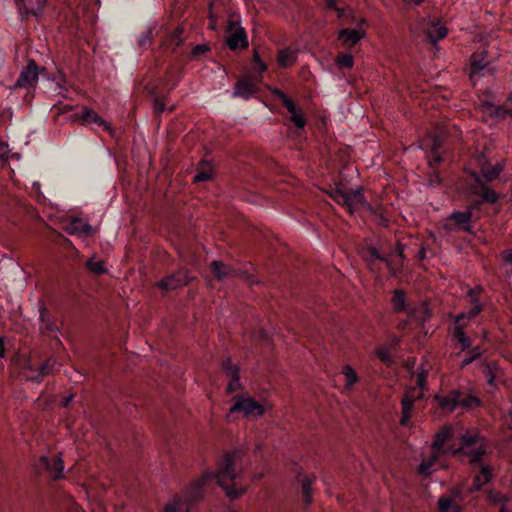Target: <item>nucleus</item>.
Returning a JSON list of instances; mask_svg holds the SVG:
<instances>
[{
  "label": "nucleus",
  "instance_id": "nucleus-1",
  "mask_svg": "<svg viewBox=\"0 0 512 512\" xmlns=\"http://www.w3.org/2000/svg\"><path fill=\"white\" fill-rule=\"evenodd\" d=\"M237 454V451L223 453L217 472H204L201 478L185 488L183 495H175L173 500L165 505L163 512H191V509L203 499L206 486L212 482L220 486L231 500L240 498L246 492V488L238 487L235 471Z\"/></svg>",
  "mask_w": 512,
  "mask_h": 512
},
{
  "label": "nucleus",
  "instance_id": "nucleus-2",
  "mask_svg": "<svg viewBox=\"0 0 512 512\" xmlns=\"http://www.w3.org/2000/svg\"><path fill=\"white\" fill-rule=\"evenodd\" d=\"M459 445L450 450L453 457H459L470 467L472 484L471 493L482 491L494 476L493 466L488 461L491 453L488 439L477 428H466L458 435Z\"/></svg>",
  "mask_w": 512,
  "mask_h": 512
},
{
  "label": "nucleus",
  "instance_id": "nucleus-3",
  "mask_svg": "<svg viewBox=\"0 0 512 512\" xmlns=\"http://www.w3.org/2000/svg\"><path fill=\"white\" fill-rule=\"evenodd\" d=\"M454 430L452 425H444L434 435L432 441V454L428 459L422 460L418 467V474L423 477H429L434 471L433 467L439 462L441 456L450 455L452 456L453 448L458 446L454 442Z\"/></svg>",
  "mask_w": 512,
  "mask_h": 512
},
{
  "label": "nucleus",
  "instance_id": "nucleus-4",
  "mask_svg": "<svg viewBox=\"0 0 512 512\" xmlns=\"http://www.w3.org/2000/svg\"><path fill=\"white\" fill-rule=\"evenodd\" d=\"M434 400L439 408L447 414L453 413L458 408L469 410L482 405L478 396L464 388L452 389L446 394H437L434 396Z\"/></svg>",
  "mask_w": 512,
  "mask_h": 512
},
{
  "label": "nucleus",
  "instance_id": "nucleus-5",
  "mask_svg": "<svg viewBox=\"0 0 512 512\" xmlns=\"http://www.w3.org/2000/svg\"><path fill=\"white\" fill-rule=\"evenodd\" d=\"M451 342L456 350L455 357L459 360L461 369L480 360L486 352V348L482 345H473V338L460 329H456L454 339Z\"/></svg>",
  "mask_w": 512,
  "mask_h": 512
},
{
  "label": "nucleus",
  "instance_id": "nucleus-6",
  "mask_svg": "<svg viewBox=\"0 0 512 512\" xmlns=\"http://www.w3.org/2000/svg\"><path fill=\"white\" fill-rule=\"evenodd\" d=\"M473 183L469 185L471 195L478 197L474 199L467 207L471 213L480 210L484 203L495 204L500 199V194L488 186L477 173H472Z\"/></svg>",
  "mask_w": 512,
  "mask_h": 512
},
{
  "label": "nucleus",
  "instance_id": "nucleus-7",
  "mask_svg": "<svg viewBox=\"0 0 512 512\" xmlns=\"http://www.w3.org/2000/svg\"><path fill=\"white\" fill-rule=\"evenodd\" d=\"M271 94L277 98L283 106L288 110L289 120L296 127L298 133L304 131L307 124L303 109L299 107L286 93L277 87L270 88Z\"/></svg>",
  "mask_w": 512,
  "mask_h": 512
},
{
  "label": "nucleus",
  "instance_id": "nucleus-8",
  "mask_svg": "<svg viewBox=\"0 0 512 512\" xmlns=\"http://www.w3.org/2000/svg\"><path fill=\"white\" fill-rule=\"evenodd\" d=\"M474 222L475 218L471 210H453L446 218L444 228L447 231L465 232L474 235Z\"/></svg>",
  "mask_w": 512,
  "mask_h": 512
},
{
  "label": "nucleus",
  "instance_id": "nucleus-9",
  "mask_svg": "<svg viewBox=\"0 0 512 512\" xmlns=\"http://www.w3.org/2000/svg\"><path fill=\"white\" fill-rule=\"evenodd\" d=\"M210 270L218 281H223L227 277H239L249 284H257L259 281L253 273L247 269H235L220 260H214L210 264Z\"/></svg>",
  "mask_w": 512,
  "mask_h": 512
},
{
  "label": "nucleus",
  "instance_id": "nucleus-10",
  "mask_svg": "<svg viewBox=\"0 0 512 512\" xmlns=\"http://www.w3.org/2000/svg\"><path fill=\"white\" fill-rule=\"evenodd\" d=\"M233 400L230 413H243L245 417H261L265 414L264 406L252 397L236 395Z\"/></svg>",
  "mask_w": 512,
  "mask_h": 512
},
{
  "label": "nucleus",
  "instance_id": "nucleus-11",
  "mask_svg": "<svg viewBox=\"0 0 512 512\" xmlns=\"http://www.w3.org/2000/svg\"><path fill=\"white\" fill-rule=\"evenodd\" d=\"M258 82L260 80L251 75L239 77L234 84L232 97L242 98L246 101L251 99L259 91Z\"/></svg>",
  "mask_w": 512,
  "mask_h": 512
},
{
  "label": "nucleus",
  "instance_id": "nucleus-12",
  "mask_svg": "<svg viewBox=\"0 0 512 512\" xmlns=\"http://www.w3.org/2000/svg\"><path fill=\"white\" fill-rule=\"evenodd\" d=\"M462 491L458 487L449 489V495H442L437 502L439 512H462L460 501H462Z\"/></svg>",
  "mask_w": 512,
  "mask_h": 512
},
{
  "label": "nucleus",
  "instance_id": "nucleus-13",
  "mask_svg": "<svg viewBox=\"0 0 512 512\" xmlns=\"http://www.w3.org/2000/svg\"><path fill=\"white\" fill-rule=\"evenodd\" d=\"M39 469L45 470L53 480L64 477V465L60 454L42 456L39 460Z\"/></svg>",
  "mask_w": 512,
  "mask_h": 512
},
{
  "label": "nucleus",
  "instance_id": "nucleus-14",
  "mask_svg": "<svg viewBox=\"0 0 512 512\" xmlns=\"http://www.w3.org/2000/svg\"><path fill=\"white\" fill-rule=\"evenodd\" d=\"M236 25V22L231 21L227 27L230 35L226 39V44L232 51H236L238 49H246L249 46V41L245 29L242 27H236Z\"/></svg>",
  "mask_w": 512,
  "mask_h": 512
},
{
  "label": "nucleus",
  "instance_id": "nucleus-15",
  "mask_svg": "<svg viewBox=\"0 0 512 512\" xmlns=\"http://www.w3.org/2000/svg\"><path fill=\"white\" fill-rule=\"evenodd\" d=\"M190 277L187 272L178 271L172 273L156 283V286L164 291H172L180 287L188 285Z\"/></svg>",
  "mask_w": 512,
  "mask_h": 512
},
{
  "label": "nucleus",
  "instance_id": "nucleus-16",
  "mask_svg": "<svg viewBox=\"0 0 512 512\" xmlns=\"http://www.w3.org/2000/svg\"><path fill=\"white\" fill-rule=\"evenodd\" d=\"M39 79V67L34 60H29L27 66L20 72L15 83L16 88H27L34 86Z\"/></svg>",
  "mask_w": 512,
  "mask_h": 512
},
{
  "label": "nucleus",
  "instance_id": "nucleus-17",
  "mask_svg": "<svg viewBox=\"0 0 512 512\" xmlns=\"http://www.w3.org/2000/svg\"><path fill=\"white\" fill-rule=\"evenodd\" d=\"M361 257L371 270L376 269V261L384 263L389 269H393L392 262L386 255L382 254L376 247L367 245L361 250Z\"/></svg>",
  "mask_w": 512,
  "mask_h": 512
},
{
  "label": "nucleus",
  "instance_id": "nucleus-18",
  "mask_svg": "<svg viewBox=\"0 0 512 512\" xmlns=\"http://www.w3.org/2000/svg\"><path fill=\"white\" fill-rule=\"evenodd\" d=\"M485 294L484 287L477 285L467 290L465 297L470 305V314H474L476 317L484 310V303L482 297Z\"/></svg>",
  "mask_w": 512,
  "mask_h": 512
},
{
  "label": "nucleus",
  "instance_id": "nucleus-19",
  "mask_svg": "<svg viewBox=\"0 0 512 512\" xmlns=\"http://www.w3.org/2000/svg\"><path fill=\"white\" fill-rule=\"evenodd\" d=\"M39 320H40V330L41 333L56 340L58 344H61L60 340V329L58 326L50 319L46 309L41 307L39 309Z\"/></svg>",
  "mask_w": 512,
  "mask_h": 512
},
{
  "label": "nucleus",
  "instance_id": "nucleus-20",
  "mask_svg": "<svg viewBox=\"0 0 512 512\" xmlns=\"http://www.w3.org/2000/svg\"><path fill=\"white\" fill-rule=\"evenodd\" d=\"M183 32V28L177 27L172 32L160 35L159 46L162 47L165 51L169 50L172 53L175 52V50L184 42Z\"/></svg>",
  "mask_w": 512,
  "mask_h": 512
},
{
  "label": "nucleus",
  "instance_id": "nucleus-21",
  "mask_svg": "<svg viewBox=\"0 0 512 512\" xmlns=\"http://www.w3.org/2000/svg\"><path fill=\"white\" fill-rule=\"evenodd\" d=\"M65 230L71 235L86 237L92 233V226L81 217H71L65 224Z\"/></svg>",
  "mask_w": 512,
  "mask_h": 512
},
{
  "label": "nucleus",
  "instance_id": "nucleus-22",
  "mask_svg": "<svg viewBox=\"0 0 512 512\" xmlns=\"http://www.w3.org/2000/svg\"><path fill=\"white\" fill-rule=\"evenodd\" d=\"M487 52H475L470 57V78L482 77L488 69Z\"/></svg>",
  "mask_w": 512,
  "mask_h": 512
},
{
  "label": "nucleus",
  "instance_id": "nucleus-23",
  "mask_svg": "<svg viewBox=\"0 0 512 512\" xmlns=\"http://www.w3.org/2000/svg\"><path fill=\"white\" fill-rule=\"evenodd\" d=\"M366 37L364 29L343 28L338 33V39L345 49H352L361 39Z\"/></svg>",
  "mask_w": 512,
  "mask_h": 512
},
{
  "label": "nucleus",
  "instance_id": "nucleus-24",
  "mask_svg": "<svg viewBox=\"0 0 512 512\" xmlns=\"http://www.w3.org/2000/svg\"><path fill=\"white\" fill-rule=\"evenodd\" d=\"M480 109L495 121L505 120L508 116L512 118V109H506L504 106L495 105L490 101H482Z\"/></svg>",
  "mask_w": 512,
  "mask_h": 512
},
{
  "label": "nucleus",
  "instance_id": "nucleus-25",
  "mask_svg": "<svg viewBox=\"0 0 512 512\" xmlns=\"http://www.w3.org/2000/svg\"><path fill=\"white\" fill-rule=\"evenodd\" d=\"M215 175V168L211 161L203 159L198 163L194 183L211 181Z\"/></svg>",
  "mask_w": 512,
  "mask_h": 512
},
{
  "label": "nucleus",
  "instance_id": "nucleus-26",
  "mask_svg": "<svg viewBox=\"0 0 512 512\" xmlns=\"http://www.w3.org/2000/svg\"><path fill=\"white\" fill-rule=\"evenodd\" d=\"M391 305L395 313H402L410 310V306L407 300V294L403 289L397 288L392 292Z\"/></svg>",
  "mask_w": 512,
  "mask_h": 512
},
{
  "label": "nucleus",
  "instance_id": "nucleus-27",
  "mask_svg": "<svg viewBox=\"0 0 512 512\" xmlns=\"http://www.w3.org/2000/svg\"><path fill=\"white\" fill-rule=\"evenodd\" d=\"M432 317V311L426 302L420 307H411L408 311V320H414L420 325H424Z\"/></svg>",
  "mask_w": 512,
  "mask_h": 512
},
{
  "label": "nucleus",
  "instance_id": "nucleus-28",
  "mask_svg": "<svg viewBox=\"0 0 512 512\" xmlns=\"http://www.w3.org/2000/svg\"><path fill=\"white\" fill-rule=\"evenodd\" d=\"M55 363L56 360L54 359H49L45 363H42L39 368L40 371L38 374L30 373L32 372V368L29 365L25 368L24 376L28 381L40 383L44 376L50 374Z\"/></svg>",
  "mask_w": 512,
  "mask_h": 512
},
{
  "label": "nucleus",
  "instance_id": "nucleus-29",
  "mask_svg": "<svg viewBox=\"0 0 512 512\" xmlns=\"http://www.w3.org/2000/svg\"><path fill=\"white\" fill-rule=\"evenodd\" d=\"M450 317L452 318L453 324L451 327V340H453L456 329L466 332L467 322L465 321H472L476 316L474 314H470V310H468Z\"/></svg>",
  "mask_w": 512,
  "mask_h": 512
},
{
  "label": "nucleus",
  "instance_id": "nucleus-30",
  "mask_svg": "<svg viewBox=\"0 0 512 512\" xmlns=\"http://www.w3.org/2000/svg\"><path fill=\"white\" fill-rule=\"evenodd\" d=\"M400 343V338L397 336H393L390 339L389 347H378L375 350V354L377 358L384 364H391L393 362L392 355L390 353L391 349H395Z\"/></svg>",
  "mask_w": 512,
  "mask_h": 512
},
{
  "label": "nucleus",
  "instance_id": "nucleus-31",
  "mask_svg": "<svg viewBox=\"0 0 512 512\" xmlns=\"http://www.w3.org/2000/svg\"><path fill=\"white\" fill-rule=\"evenodd\" d=\"M161 28H158L156 25L153 27H149L145 32L141 33L138 37V46L141 49H146L153 43V39L155 36H158Z\"/></svg>",
  "mask_w": 512,
  "mask_h": 512
},
{
  "label": "nucleus",
  "instance_id": "nucleus-32",
  "mask_svg": "<svg viewBox=\"0 0 512 512\" xmlns=\"http://www.w3.org/2000/svg\"><path fill=\"white\" fill-rule=\"evenodd\" d=\"M342 374L345 377V390L350 391L360 381L355 369L350 365H344L342 368Z\"/></svg>",
  "mask_w": 512,
  "mask_h": 512
},
{
  "label": "nucleus",
  "instance_id": "nucleus-33",
  "mask_svg": "<svg viewBox=\"0 0 512 512\" xmlns=\"http://www.w3.org/2000/svg\"><path fill=\"white\" fill-rule=\"evenodd\" d=\"M210 51H211V47L209 46V44H197L191 49L190 52H188V53L182 52L181 54L187 61H192V60H200L203 56H205Z\"/></svg>",
  "mask_w": 512,
  "mask_h": 512
},
{
  "label": "nucleus",
  "instance_id": "nucleus-34",
  "mask_svg": "<svg viewBox=\"0 0 512 512\" xmlns=\"http://www.w3.org/2000/svg\"><path fill=\"white\" fill-rule=\"evenodd\" d=\"M501 170L502 168L500 165L492 166L490 164H486L482 166L481 175L479 176L487 184L489 182L496 180L499 177Z\"/></svg>",
  "mask_w": 512,
  "mask_h": 512
},
{
  "label": "nucleus",
  "instance_id": "nucleus-35",
  "mask_svg": "<svg viewBox=\"0 0 512 512\" xmlns=\"http://www.w3.org/2000/svg\"><path fill=\"white\" fill-rule=\"evenodd\" d=\"M296 51L290 47L284 48L278 52V63L281 67H289L296 61Z\"/></svg>",
  "mask_w": 512,
  "mask_h": 512
},
{
  "label": "nucleus",
  "instance_id": "nucleus-36",
  "mask_svg": "<svg viewBox=\"0 0 512 512\" xmlns=\"http://www.w3.org/2000/svg\"><path fill=\"white\" fill-rule=\"evenodd\" d=\"M302 494L303 503L305 506H309L312 503V485L315 482V477L305 475L302 479Z\"/></svg>",
  "mask_w": 512,
  "mask_h": 512
},
{
  "label": "nucleus",
  "instance_id": "nucleus-37",
  "mask_svg": "<svg viewBox=\"0 0 512 512\" xmlns=\"http://www.w3.org/2000/svg\"><path fill=\"white\" fill-rule=\"evenodd\" d=\"M448 34V30L445 26L433 24L427 31V37L431 43H437L444 39Z\"/></svg>",
  "mask_w": 512,
  "mask_h": 512
},
{
  "label": "nucleus",
  "instance_id": "nucleus-38",
  "mask_svg": "<svg viewBox=\"0 0 512 512\" xmlns=\"http://www.w3.org/2000/svg\"><path fill=\"white\" fill-rule=\"evenodd\" d=\"M483 367V375L487 382V384L491 387L496 386V374H495V363L494 362H488L483 361L482 362Z\"/></svg>",
  "mask_w": 512,
  "mask_h": 512
},
{
  "label": "nucleus",
  "instance_id": "nucleus-39",
  "mask_svg": "<svg viewBox=\"0 0 512 512\" xmlns=\"http://www.w3.org/2000/svg\"><path fill=\"white\" fill-rule=\"evenodd\" d=\"M331 197L334 201L345 207L350 212V197L348 195V191L343 190L342 188H336L332 191Z\"/></svg>",
  "mask_w": 512,
  "mask_h": 512
},
{
  "label": "nucleus",
  "instance_id": "nucleus-40",
  "mask_svg": "<svg viewBox=\"0 0 512 512\" xmlns=\"http://www.w3.org/2000/svg\"><path fill=\"white\" fill-rule=\"evenodd\" d=\"M221 368L230 379L240 377V368L238 365L232 363L230 357L222 361Z\"/></svg>",
  "mask_w": 512,
  "mask_h": 512
},
{
  "label": "nucleus",
  "instance_id": "nucleus-41",
  "mask_svg": "<svg viewBox=\"0 0 512 512\" xmlns=\"http://www.w3.org/2000/svg\"><path fill=\"white\" fill-rule=\"evenodd\" d=\"M348 195L350 197V213L355 210L354 204L363 205L366 202L361 188L350 189Z\"/></svg>",
  "mask_w": 512,
  "mask_h": 512
},
{
  "label": "nucleus",
  "instance_id": "nucleus-42",
  "mask_svg": "<svg viewBox=\"0 0 512 512\" xmlns=\"http://www.w3.org/2000/svg\"><path fill=\"white\" fill-rule=\"evenodd\" d=\"M45 0H23V7L28 14L37 15L43 8Z\"/></svg>",
  "mask_w": 512,
  "mask_h": 512
},
{
  "label": "nucleus",
  "instance_id": "nucleus-43",
  "mask_svg": "<svg viewBox=\"0 0 512 512\" xmlns=\"http://www.w3.org/2000/svg\"><path fill=\"white\" fill-rule=\"evenodd\" d=\"M340 69H351L354 66V58L351 54L340 53L335 60Z\"/></svg>",
  "mask_w": 512,
  "mask_h": 512
},
{
  "label": "nucleus",
  "instance_id": "nucleus-44",
  "mask_svg": "<svg viewBox=\"0 0 512 512\" xmlns=\"http://www.w3.org/2000/svg\"><path fill=\"white\" fill-rule=\"evenodd\" d=\"M443 139L439 135H433L430 139L429 152L430 153H441L443 147Z\"/></svg>",
  "mask_w": 512,
  "mask_h": 512
},
{
  "label": "nucleus",
  "instance_id": "nucleus-45",
  "mask_svg": "<svg viewBox=\"0 0 512 512\" xmlns=\"http://www.w3.org/2000/svg\"><path fill=\"white\" fill-rule=\"evenodd\" d=\"M428 185L430 187H440L443 185V178L438 170H432L429 173Z\"/></svg>",
  "mask_w": 512,
  "mask_h": 512
},
{
  "label": "nucleus",
  "instance_id": "nucleus-46",
  "mask_svg": "<svg viewBox=\"0 0 512 512\" xmlns=\"http://www.w3.org/2000/svg\"><path fill=\"white\" fill-rule=\"evenodd\" d=\"M253 62L255 64L257 72H258V76H254V77L261 81L262 74L267 70V65L264 61H262V59L260 58V56L257 53H255L253 56Z\"/></svg>",
  "mask_w": 512,
  "mask_h": 512
},
{
  "label": "nucleus",
  "instance_id": "nucleus-47",
  "mask_svg": "<svg viewBox=\"0 0 512 512\" xmlns=\"http://www.w3.org/2000/svg\"><path fill=\"white\" fill-rule=\"evenodd\" d=\"M98 122V128L101 127L104 131H107L111 137L117 138L119 135L118 130L114 129L108 122L103 120L101 117L98 116L97 119Z\"/></svg>",
  "mask_w": 512,
  "mask_h": 512
},
{
  "label": "nucleus",
  "instance_id": "nucleus-48",
  "mask_svg": "<svg viewBox=\"0 0 512 512\" xmlns=\"http://www.w3.org/2000/svg\"><path fill=\"white\" fill-rule=\"evenodd\" d=\"M444 161V157L441 153H430L428 165L432 170H437L436 167Z\"/></svg>",
  "mask_w": 512,
  "mask_h": 512
},
{
  "label": "nucleus",
  "instance_id": "nucleus-49",
  "mask_svg": "<svg viewBox=\"0 0 512 512\" xmlns=\"http://www.w3.org/2000/svg\"><path fill=\"white\" fill-rule=\"evenodd\" d=\"M241 389H243V386L240 383V377H235V378L230 379V381L226 387V392H227V394H232Z\"/></svg>",
  "mask_w": 512,
  "mask_h": 512
},
{
  "label": "nucleus",
  "instance_id": "nucleus-50",
  "mask_svg": "<svg viewBox=\"0 0 512 512\" xmlns=\"http://www.w3.org/2000/svg\"><path fill=\"white\" fill-rule=\"evenodd\" d=\"M401 407V412L411 413L414 408V399L411 396L405 395L401 400Z\"/></svg>",
  "mask_w": 512,
  "mask_h": 512
},
{
  "label": "nucleus",
  "instance_id": "nucleus-51",
  "mask_svg": "<svg viewBox=\"0 0 512 512\" xmlns=\"http://www.w3.org/2000/svg\"><path fill=\"white\" fill-rule=\"evenodd\" d=\"M165 109H166V106H165L164 101L160 98H156L154 101V112L156 114H161L165 111Z\"/></svg>",
  "mask_w": 512,
  "mask_h": 512
},
{
  "label": "nucleus",
  "instance_id": "nucleus-52",
  "mask_svg": "<svg viewBox=\"0 0 512 512\" xmlns=\"http://www.w3.org/2000/svg\"><path fill=\"white\" fill-rule=\"evenodd\" d=\"M9 148L4 142H0V162H5L8 159Z\"/></svg>",
  "mask_w": 512,
  "mask_h": 512
},
{
  "label": "nucleus",
  "instance_id": "nucleus-53",
  "mask_svg": "<svg viewBox=\"0 0 512 512\" xmlns=\"http://www.w3.org/2000/svg\"><path fill=\"white\" fill-rule=\"evenodd\" d=\"M411 420V413L401 412L400 424L402 426H408Z\"/></svg>",
  "mask_w": 512,
  "mask_h": 512
},
{
  "label": "nucleus",
  "instance_id": "nucleus-54",
  "mask_svg": "<svg viewBox=\"0 0 512 512\" xmlns=\"http://www.w3.org/2000/svg\"><path fill=\"white\" fill-rule=\"evenodd\" d=\"M95 255H92L88 261L86 262V266L87 268L91 271V272H96V261H95Z\"/></svg>",
  "mask_w": 512,
  "mask_h": 512
},
{
  "label": "nucleus",
  "instance_id": "nucleus-55",
  "mask_svg": "<svg viewBox=\"0 0 512 512\" xmlns=\"http://www.w3.org/2000/svg\"><path fill=\"white\" fill-rule=\"evenodd\" d=\"M343 20L348 24H354L356 22V16L352 10H349Z\"/></svg>",
  "mask_w": 512,
  "mask_h": 512
},
{
  "label": "nucleus",
  "instance_id": "nucleus-56",
  "mask_svg": "<svg viewBox=\"0 0 512 512\" xmlns=\"http://www.w3.org/2000/svg\"><path fill=\"white\" fill-rule=\"evenodd\" d=\"M82 117L84 120H91V121H96V116H92V111L89 110V109H84L83 110V113H82Z\"/></svg>",
  "mask_w": 512,
  "mask_h": 512
},
{
  "label": "nucleus",
  "instance_id": "nucleus-57",
  "mask_svg": "<svg viewBox=\"0 0 512 512\" xmlns=\"http://www.w3.org/2000/svg\"><path fill=\"white\" fill-rule=\"evenodd\" d=\"M334 11L336 12L337 17L343 20L349 10L338 6Z\"/></svg>",
  "mask_w": 512,
  "mask_h": 512
},
{
  "label": "nucleus",
  "instance_id": "nucleus-58",
  "mask_svg": "<svg viewBox=\"0 0 512 512\" xmlns=\"http://www.w3.org/2000/svg\"><path fill=\"white\" fill-rule=\"evenodd\" d=\"M354 24L357 26V29H363V27L368 26V21L366 18H356V22Z\"/></svg>",
  "mask_w": 512,
  "mask_h": 512
},
{
  "label": "nucleus",
  "instance_id": "nucleus-59",
  "mask_svg": "<svg viewBox=\"0 0 512 512\" xmlns=\"http://www.w3.org/2000/svg\"><path fill=\"white\" fill-rule=\"evenodd\" d=\"M339 0H325L326 7L330 10H335L338 7Z\"/></svg>",
  "mask_w": 512,
  "mask_h": 512
},
{
  "label": "nucleus",
  "instance_id": "nucleus-60",
  "mask_svg": "<svg viewBox=\"0 0 512 512\" xmlns=\"http://www.w3.org/2000/svg\"><path fill=\"white\" fill-rule=\"evenodd\" d=\"M426 378H427V372L426 371L421 372L418 375V384L421 386L426 381Z\"/></svg>",
  "mask_w": 512,
  "mask_h": 512
},
{
  "label": "nucleus",
  "instance_id": "nucleus-61",
  "mask_svg": "<svg viewBox=\"0 0 512 512\" xmlns=\"http://www.w3.org/2000/svg\"><path fill=\"white\" fill-rule=\"evenodd\" d=\"M106 272V269L101 261L98 260V275Z\"/></svg>",
  "mask_w": 512,
  "mask_h": 512
},
{
  "label": "nucleus",
  "instance_id": "nucleus-62",
  "mask_svg": "<svg viewBox=\"0 0 512 512\" xmlns=\"http://www.w3.org/2000/svg\"><path fill=\"white\" fill-rule=\"evenodd\" d=\"M4 356H5L4 342H3V339L0 337V358H3Z\"/></svg>",
  "mask_w": 512,
  "mask_h": 512
},
{
  "label": "nucleus",
  "instance_id": "nucleus-63",
  "mask_svg": "<svg viewBox=\"0 0 512 512\" xmlns=\"http://www.w3.org/2000/svg\"><path fill=\"white\" fill-rule=\"evenodd\" d=\"M72 398H73L72 394L69 395L68 397L64 398L62 400V406H64V407L67 406L70 403V401L72 400Z\"/></svg>",
  "mask_w": 512,
  "mask_h": 512
},
{
  "label": "nucleus",
  "instance_id": "nucleus-64",
  "mask_svg": "<svg viewBox=\"0 0 512 512\" xmlns=\"http://www.w3.org/2000/svg\"><path fill=\"white\" fill-rule=\"evenodd\" d=\"M419 259L420 260H423L425 257H426V251L424 248H422L420 251H419Z\"/></svg>",
  "mask_w": 512,
  "mask_h": 512
}]
</instances>
